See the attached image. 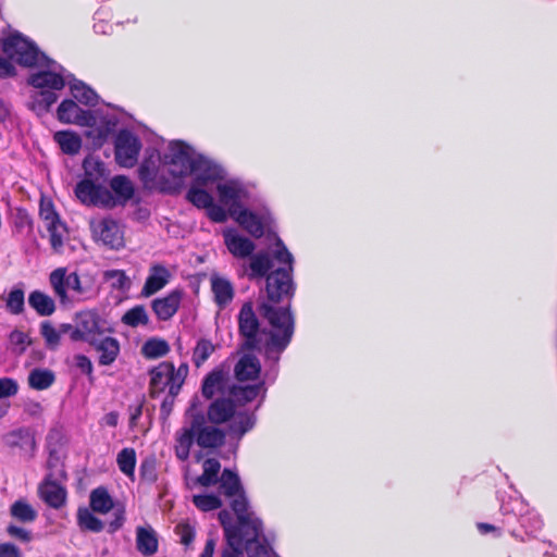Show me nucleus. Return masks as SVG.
<instances>
[{
    "mask_svg": "<svg viewBox=\"0 0 557 557\" xmlns=\"http://www.w3.org/2000/svg\"><path fill=\"white\" fill-rule=\"evenodd\" d=\"M194 441H196V435L191 423L189 426H184L176 432L174 453L177 459L186 461L189 458Z\"/></svg>",
    "mask_w": 557,
    "mask_h": 557,
    "instance_id": "obj_30",
    "label": "nucleus"
},
{
    "mask_svg": "<svg viewBox=\"0 0 557 557\" xmlns=\"http://www.w3.org/2000/svg\"><path fill=\"white\" fill-rule=\"evenodd\" d=\"M139 476L145 483L152 484L158 480V460L154 455L145 457L139 466Z\"/></svg>",
    "mask_w": 557,
    "mask_h": 557,
    "instance_id": "obj_42",
    "label": "nucleus"
},
{
    "mask_svg": "<svg viewBox=\"0 0 557 557\" xmlns=\"http://www.w3.org/2000/svg\"><path fill=\"white\" fill-rule=\"evenodd\" d=\"M121 321L123 324L131 327L146 326L149 323V315L144 306L137 305L127 310L122 315Z\"/></svg>",
    "mask_w": 557,
    "mask_h": 557,
    "instance_id": "obj_39",
    "label": "nucleus"
},
{
    "mask_svg": "<svg viewBox=\"0 0 557 557\" xmlns=\"http://www.w3.org/2000/svg\"><path fill=\"white\" fill-rule=\"evenodd\" d=\"M28 305L40 317L52 315L57 308L54 299L41 290H33L28 295Z\"/></svg>",
    "mask_w": 557,
    "mask_h": 557,
    "instance_id": "obj_32",
    "label": "nucleus"
},
{
    "mask_svg": "<svg viewBox=\"0 0 557 557\" xmlns=\"http://www.w3.org/2000/svg\"><path fill=\"white\" fill-rule=\"evenodd\" d=\"M129 411V428L134 429L137 425L139 418L143 414V401L128 407Z\"/></svg>",
    "mask_w": 557,
    "mask_h": 557,
    "instance_id": "obj_57",
    "label": "nucleus"
},
{
    "mask_svg": "<svg viewBox=\"0 0 557 557\" xmlns=\"http://www.w3.org/2000/svg\"><path fill=\"white\" fill-rule=\"evenodd\" d=\"M116 463L122 473L132 481L135 480L136 451L134 448H123L117 454Z\"/></svg>",
    "mask_w": 557,
    "mask_h": 557,
    "instance_id": "obj_38",
    "label": "nucleus"
},
{
    "mask_svg": "<svg viewBox=\"0 0 557 557\" xmlns=\"http://www.w3.org/2000/svg\"><path fill=\"white\" fill-rule=\"evenodd\" d=\"M49 283L62 305H67L74 299H82L87 294L78 274L76 272L69 273L65 268L53 270L49 275Z\"/></svg>",
    "mask_w": 557,
    "mask_h": 557,
    "instance_id": "obj_9",
    "label": "nucleus"
},
{
    "mask_svg": "<svg viewBox=\"0 0 557 557\" xmlns=\"http://www.w3.org/2000/svg\"><path fill=\"white\" fill-rule=\"evenodd\" d=\"M39 215L44 226L50 235V245L55 252H60L67 234L65 224L60 220L51 201L41 200Z\"/></svg>",
    "mask_w": 557,
    "mask_h": 557,
    "instance_id": "obj_14",
    "label": "nucleus"
},
{
    "mask_svg": "<svg viewBox=\"0 0 557 557\" xmlns=\"http://www.w3.org/2000/svg\"><path fill=\"white\" fill-rule=\"evenodd\" d=\"M176 395L169 394L162 401L161 408H160V414L163 419H166L171 412L174 405V397Z\"/></svg>",
    "mask_w": 557,
    "mask_h": 557,
    "instance_id": "obj_61",
    "label": "nucleus"
},
{
    "mask_svg": "<svg viewBox=\"0 0 557 557\" xmlns=\"http://www.w3.org/2000/svg\"><path fill=\"white\" fill-rule=\"evenodd\" d=\"M103 277L110 282L111 286L119 290H126L131 286V281L122 270H108L104 272Z\"/></svg>",
    "mask_w": 557,
    "mask_h": 557,
    "instance_id": "obj_51",
    "label": "nucleus"
},
{
    "mask_svg": "<svg viewBox=\"0 0 557 557\" xmlns=\"http://www.w3.org/2000/svg\"><path fill=\"white\" fill-rule=\"evenodd\" d=\"M10 512L16 520L27 523L37 518V511L26 500L18 499L11 506Z\"/></svg>",
    "mask_w": 557,
    "mask_h": 557,
    "instance_id": "obj_41",
    "label": "nucleus"
},
{
    "mask_svg": "<svg viewBox=\"0 0 557 557\" xmlns=\"http://www.w3.org/2000/svg\"><path fill=\"white\" fill-rule=\"evenodd\" d=\"M92 346L99 352V363L101 366L112 364L120 354V344L114 337L97 338L96 345Z\"/></svg>",
    "mask_w": 557,
    "mask_h": 557,
    "instance_id": "obj_29",
    "label": "nucleus"
},
{
    "mask_svg": "<svg viewBox=\"0 0 557 557\" xmlns=\"http://www.w3.org/2000/svg\"><path fill=\"white\" fill-rule=\"evenodd\" d=\"M261 312L271 325L269 333L259 332V321L252 304L243 305L238 314L239 333L245 338L242 347L263 350L267 360L276 363L293 337L294 318L289 307L275 308L270 304H263Z\"/></svg>",
    "mask_w": 557,
    "mask_h": 557,
    "instance_id": "obj_2",
    "label": "nucleus"
},
{
    "mask_svg": "<svg viewBox=\"0 0 557 557\" xmlns=\"http://www.w3.org/2000/svg\"><path fill=\"white\" fill-rule=\"evenodd\" d=\"M234 374L239 383L257 381L253 384L262 382L265 385V382L260 380V361L251 352L243 354L234 367Z\"/></svg>",
    "mask_w": 557,
    "mask_h": 557,
    "instance_id": "obj_21",
    "label": "nucleus"
},
{
    "mask_svg": "<svg viewBox=\"0 0 557 557\" xmlns=\"http://www.w3.org/2000/svg\"><path fill=\"white\" fill-rule=\"evenodd\" d=\"M231 218L255 238H261L265 228H269L273 222L272 213L267 206L253 209L244 207L239 211L233 210Z\"/></svg>",
    "mask_w": 557,
    "mask_h": 557,
    "instance_id": "obj_12",
    "label": "nucleus"
},
{
    "mask_svg": "<svg viewBox=\"0 0 557 557\" xmlns=\"http://www.w3.org/2000/svg\"><path fill=\"white\" fill-rule=\"evenodd\" d=\"M198 152L182 140H172L159 154L158 164L145 160L139 168V178L148 189L177 193L183 180L190 175Z\"/></svg>",
    "mask_w": 557,
    "mask_h": 557,
    "instance_id": "obj_4",
    "label": "nucleus"
},
{
    "mask_svg": "<svg viewBox=\"0 0 557 557\" xmlns=\"http://www.w3.org/2000/svg\"><path fill=\"white\" fill-rule=\"evenodd\" d=\"M5 308L12 314H21L24 311L25 295L21 285L14 286L4 298Z\"/></svg>",
    "mask_w": 557,
    "mask_h": 557,
    "instance_id": "obj_40",
    "label": "nucleus"
},
{
    "mask_svg": "<svg viewBox=\"0 0 557 557\" xmlns=\"http://www.w3.org/2000/svg\"><path fill=\"white\" fill-rule=\"evenodd\" d=\"M173 364L162 362L150 372V394L157 397L166 388L171 394V386L173 385Z\"/></svg>",
    "mask_w": 557,
    "mask_h": 557,
    "instance_id": "obj_23",
    "label": "nucleus"
},
{
    "mask_svg": "<svg viewBox=\"0 0 557 557\" xmlns=\"http://www.w3.org/2000/svg\"><path fill=\"white\" fill-rule=\"evenodd\" d=\"M32 69L27 83L38 90L34 96V109L48 111L59 99L58 91L71 83L72 74L47 55Z\"/></svg>",
    "mask_w": 557,
    "mask_h": 557,
    "instance_id": "obj_6",
    "label": "nucleus"
},
{
    "mask_svg": "<svg viewBox=\"0 0 557 557\" xmlns=\"http://www.w3.org/2000/svg\"><path fill=\"white\" fill-rule=\"evenodd\" d=\"M21 550L14 544L1 543L0 557H21Z\"/></svg>",
    "mask_w": 557,
    "mask_h": 557,
    "instance_id": "obj_59",
    "label": "nucleus"
},
{
    "mask_svg": "<svg viewBox=\"0 0 557 557\" xmlns=\"http://www.w3.org/2000/svg\"><path fill=\"white\" fill-rule=\"evenodd\" d=\"M11 117V108L9 103L0 99V122L5 123Z\"/></svg>",
    "mask_w": 557,
    "mask_h": 557,
    "instance_id": "obj_64",
    "label": "nucleus"
},
{
    "mask_svg": "<svg viewBox=\"0 0 557 557\" xmlns=\"http://www.w3.org/2000/svg\"><path fill=\"white\" fill-rule=\"evenodd\" d=\"M139 137L128 129H121L114 139V158L116 163L126 169L134 168L141 150Z\"/></svg>",
    "mask_w": 557,
    "mask_h": 557,
    "instance_id": "obj_13",
    "label": "nucleus"
},
{
    "mask_svg": "<svg viewBox=\"0 0 557 557\" xmlns=\"http://www.w3.org/2000/svg\"><path fill=\"white\" fill-rule=\"evenodd\" d=\"M30 344L32 339L28 334L21 330L15 329L9 334V349L13 354H24Z\"/></svg>",
    "mask_w": 557,
    "mask_h": 557,
    "instance_id": "obj_45",
    "label": "nucleus"
},
{
    "mask_svg": "<svg viewBox=\"0 0 557 557\" xmlns=\"http://www.w3.org/2000/svg\"><path fill=\"white\" fill-rule=\"evenodd\" d=\"M78 523L81 528L92 531L100 532L103 529V523L100 519H98L92 512L88 509H79L78 510Z\"/></svg>",
    "mask_w": 557,
    "mask_h": 557,
    "instance_id": "obj_49",
    "label": "nucleus"
},
{
    "mask_svg": "<svg viewBox=\"0 0 557 557\" xmlns=\"http://www.w3.org/2000/svg\"><path fill=\"white\" fill-rule=\"evenodd\" d=\"M200 186L201 185H197L194 183V185L187 191V199L195 207L207 210L210 207V205H212L213 197L210 193L200 188Z\"/></svg>",
    "mask_w": 557,
    "mask_h": 557,
    "instance_id": "obj_43",
    "label": "nucleus"
},
{
    "mask_svg": "<svg viewBox=\"0 0 557 557\" xmlns=\"http://www.w3.org/2000/svg\"><path fill=\"white\" fill-rule=\"evenodd\" d=\"M188 367L186 364L181 366L176 371L173 368V385L171 386V394L177 395L180 389L184 383L185 376L187 374Z\"/></svg>",
    "mask_w": 557,
    "mask_h": 557,
    "instance_id": "obj_55",
    "label": "nucleus"
},
{
    "mask_svg": "<svg viewBox=\"0 0 557 557\" xmlns=\"http://www.w3.org/2000/svg\"><path fill=\"white\" fill-rule=\"evenodd\" d=\"M92 236L103 245L119 249L124 245L123 232L116 221L111 218L94 220L90 223Z\"/></svg>",
    "mask_w": 557,
    "mask_h": 557,
    "instance_id": "obj_17",
    "label": "nucleus"
},
{
    "mask_svg": "<svg viewBox=\"0 0 557 557\" xmlns=\"http://www.w3.org/2000/svg\"><path fill=\"white\" fill-rule=\"evenodd\" d=\"M7 446L18 448L25 456H33L36 442L33 432L28 428H20L7 433L3 436Z\"/></svg>",
    "mask_w": 557,
    "mask_h": 557,
    "instance_id": "obj_24",
    "label": "nucleus"
},
{
    "mask_svg": "<svg viewBox=\"0 0 557 557\" xmlns=\"http://www.w3.org/2000/svg\"><path fill=\"white\" fill-rule=\"evenodd\" d=\"M70 330H72V325L66 323L61 324L60 329H57L50 321H44L40 324V334L49 349H55L60 344L61 335L69 333Z\"/></svg>",
    "mask_w": 557,
    "mask_h": 557,
    "instance_id": "obj_34",
    "label": "nucleus"
},
{
    "mask_svg": "<svg viewBox=\"0 0 557 557\" xmlns=\"http://www.w3.org/2000/svg\"><path fill=\"white\" fill-rule=\"evenodd\" d=\"M170 350L169 344L164 339H148L143 348V354L148 358H160L165 356Z\"/></svg>",
    "mask_w": 557,
    "mask_h": 557,
    "instance_id": "obj_48",
    "label": "nucleus"
},
{
    "mask_svg": "<svg viewBox=\"0 0 557 557\" xmlns=\"http://www.w3.org/2000/svg\"><path fill=\"white\" fill-rule=\"evenodd\" d=\"M15 75L14 65L7 59L0 57V77H11Z\"/></svg>",
    "mask_w": 557,
    "mask_h": 557,
    "instance_id": "obj_60",
    "label": "nucleus"
},
{
    "mask_svg": "<svg viewBox=\"0 0 557 557\" xmlns=\"http://www.w3.org/2000/svg\"><path fill=\"white\" fill-rule=\"evenodd\" d=\"M176 534L180 536L181 543L188 546L195 540V529L188 523H178L176 525Z\"/></svg>",
    "mask_w": 557,
    "mask_h": 557,
    "instance_id": "obj_53",
    "label": "nucleus"
},
{
    "mask_svg": "<svg viewBox=\"0 0 557 557\" xmlns=\"http://www.w3.org/2000/svg\"><path fill=\"white\" fill-rule=\"evenodd\" d=\"M53 140L61 151L69 156L77 154L82 149V138L74 131H58L53 134Z\"/></svg>",
    "mask_w": 557,
    "mask_h": 557,
    "instance_id": "obj_31",
    "label": "nucleus"
},
{
    "mask_svg": "<svg viewBox=\"0 0 557 557\" xmlns=\"http://www.w3.org/2000/svg\"><path fill=\"white\" fill-rule=\"evenodd\" d=\"M39 495L47 505L53 508H59L64 504L66 493L60 484L46 479L39 485Z\"/></svg>",
    "mask_w": 557,
    "mask_h": 557,
    "instance_id": "obj_27",
    "label": "nucleus"
},
{
    "mask_svg": "<svg viewBox=\"0 0 557 557\" xmlns=\"http://www.w3.org/2000/svg\"><path fill=\"white\" fill-rule=\"evenodd\" d=\"M96 123L92 125H83L89 129L86 137L92 139L97 146H102L108 138L115 132L120 124V114L115 112H94Z\"/></svg>",
    "mask_w": 557,
    "mask_h": 557,
    "instance_id": "obj_15",
    "label": "nucleus"
},
{
    "mask_svg": "<svg viewBox=\"0 0 557 557\" xmlns=\"http://www.w3.org/2000/svg\"><path fill=\"white\" fill-rule=\"evenodd\" d=\"M75 364L83 373L88 375L92 373V363L88 357L84 355L76 356Z\"/></svg>",
    "mask_w": 557,
    "mask_h": 557,
    "instance_id": "obj_58",
    "label": "nucleus"
},
{
    "mask_svg": "<svg viewBox=\"0 0 557 557\" xmlns=\"http://www.w3.org/2000/svg\"><path fill=\"white\" fill-rule=\"evenodd\" d=\"M227 373L223 370H214L209 373L202 383V395L206 398H212L219 393H223L227 384Z\"/></svg>",
    "mask_w": 557,
    "mask_h": 557,
    "instance_id": "obj_33",
    "label": "nucleus"
},
{
    "mask_svg": "<svg viewBox=\"0 0 557 557\" xmlns=\"http://www.w3.org/2000/svg\"><path fill=\"white\" fill-rule=\"evenodd\" d=\"M171 273L163 264L156 263L150 267L149 275L141 289V296L149 297L161 290L170 281Z\"/></svg>",
    "mask_w": 557,
    "mask_h": 557,
    "instance_id": "obj_25",
    "label": "nucleus"
},
{
    "mask_svg": "<svg viewBox=\"0 0 557 557\" xmlns=\"http://www.w3.org/2000/svg\"><path fill=\"white\" fill-rule=\"evenodd\" d=\"M214 300L220 309L226 307L234 298V286L225 277L212 275L210 278Z\"/></svg>",
    "mask_w": 557,
    "mask_h": 557,
    "instance_id": "obj_26",
    "label": "nucleus"
},
{
    "mask_svg": "<svg viewBox=\"0 0 557 557\" xmlns=\"http://www.w3.org/2000/svg\"><path fill=\"white\" fill-rule=\"evenodd\" d=\"M111 17V9L109 7L102 5L100 7L95 15V24L94 29L97 34L108 35L112 32V25L109 23V18Z\"/></svg>",
    "mask_w": 557,
    "mask_h": 557,
    "instance_id": "obj_47",
    "label": "nucleus"
},
{
    "mask_svg": "<svg viewBox=\"0 0 557 557\" xmlns=\"http://www.w3.org/2000/svg\"><path fill=\"white\" fill-rule=\"evenodd\" d=\"M136 547L144 556H152L158 552V537L151 527H137Z\"/></svg>",
    "mask_w": 557,
    "mask_h": 557,
    "instance_id": "obj_28",
    "label": "nucleus"
},
{
    "mask_svg": "<svg viewBox=\"0 0 557 557\" xmlns=\"http://www.w3.org/2000/svg\"><path fill=\"white\" fill-rule=\"evenodd\" d=\"M182 298L183 293L181 290H172L163 297L153 299L151 301V309L158 320L168 321L177 312Z\"/></svg>",
    "mask_w": 557,
    "mask_h": 557,
    "instance_id": "obj_22",
    "label": "nucleus"
},
{
    "mask_svg": "<svg viewBox=\"0 0 557 557\" xmlns=\"http://www.w3.org/2000/svg\"><path fill=\"white\" fill-rule=\"evenodd\" d=\"M2 49L11 60L30 69L45 57L34 42L21 34H14L4 39Z\"/></svg>",
    "mask_w": 557,
    "mask_h": 557,
    "instance_id": "obj_10",
    "label": "nucleus"
},
{
    "mask_svg": "<svg viewBox=\"0 0 557 557\" xmlns=\"http://www.w3.org/2000/svg\"><path fill=\"white\" fill-rule=\"evenodd\" d=\"M110 187L112 191L90 180H83L76 185L75 194L83 203L103 208L125 205L135 194L133 182L125 175L112 177Z\"/></svg>",
    "mask_w": 557,
    "mask_h": 557,
    "instance_id": "obj_7",
    "label": "nucleus"
},
{
    "mask_svg": "<svg viewBox=\"0 0 557 557\" xmlns=\"http://www.w3.org/2000/svg\"><path fill=\"white\" fill-rule=\"evenodd\" d=\"M75 323L81 326L86 342L90 345H96V339L106 331L104 322L97 312L91 310L77 313Z\"/></svg>",
    "mask_w": 557,
    "mask_h": 557,
    "instance_id": "obj_20",
    "label": "nucleus"
},
{
    "mask_svg": "<svg viewBox=\"0 0 557 557\" xmlns=\"http://www.w3.org/2000/svg\"><path fill=\"white\" fill-rule=\"evenodd\" d=\"M194 183L197 185L207 186L210 184H219L226 176V171L213 160L198 153L194 166L193 172Z\"/></svg>",
    "mask_w": 557,
    "mask_h": 557,
    "instance_id": "obj_16",
    "label": "nucleus"
},
{
    "mask_svg": "<svg viewBox=\"0 0 557 557\" xmlns=\"http://www.w3.org/2000/svg\"><path fill=\"white\" fill-rule=\"evenodd\" d=\"M231 507L236 515V523L227 510L219 512L226 546L221 557H262L268 554L269 545L263 540L261 520L250 509L248 499L240 497L232 500Z\"/></svg>",
    "mask_w": 557,
    "mask_h": 557,
    "instance_id": "obj_3",
    "label": "nucleus"
},
{
    "mask_svg": "<svg viewBox=\"0 0 557 557\" xmlns=\"http://www.w3.org/2000/svg\"><path fill=\"white\" fill-rule=\"evenodd\" d=\"M267 387L262 382L248 385H233L230 388V398H216L207 410L208 420L213 424L228 423V434L242 438L250 431L256 418L253 413L245 409H237L235 401L245 405L260 397L264 399Z\"/></svg>",
    "mask_w": 557,
    "mask_h": 557,
    "instance_id": "obj_5",
    "label": "nucleus"
},
{
    "mask_svg": "<svg viewBox=\"0 0 557 557\" xmlns=\"http://www.w3.org/2000/svg\"><path fill=\"white\" fill-rule=\"evenodd\" d=\"M216 542L213 537L207 540L203 550L199 555V557H213L215 550Z\"/></svg>",
    "mask_w": 557,
    "mask_h": 557,
    "instance_id": "obj_62",
    "label": "nucleus"
},
{
    "mask_svg": "<svg viewBox=\"0 0 557 557\" xmlns=\"http://www.w3.org/2000/svg\"><path fill=\"white\" fill-rule=\"evenodd\" d=\"M193 504L201 511H211L222 506V499L218 494H195L193 495Z\"/></svg>",
    "mask_w": 557,
    "mask_h": 557,
    "instance_id": "obj_44",
    "label": "nucleus"
},
{
    "mask_svg": "<svg viewBox=\"0 0 557 557\" xmlns=\"http://www.w3.org/2000/svg\"><path fill=\"white\" fill-rule=\"evenodd\" d=\"M71 88L73 98L82 104L94 107L98 103L97 94L81 81L75 79L73 76L71 83H67Z\"/></svg>",
    "mask_w": 557,
    "mask_h": 557,
    "instance_id": "obj_35",
    "label": "nucleus"
},
{
    "mask_svg": "<svg viewBox=\"0 0 557 557\" xmlns=\"http://www.w3.org/2000/svg\"><path fill=\"white\" fill-rule=\"evenodd\" d=\"M54 381L55 375L49 369L35 368L28 374V385L36 391L49 388Z\"/></svg>",
    "mask_w": 557,
    "mask_h": 557,
    "instance_id": "obj_36",
    "label": "nucleus"
},
{
    "mask_svg": "<svg viewBox=\"0 0 557 557\" xmlns=\"http://www.w3.org/2000/svg\"><path fill=\"white\" fill-rule=\"evenodd\" d=\"M18 392V384L11 377L0 379V398L12 397Z\"/></svg>",
    "mask_w": 557,
    "mask_h": 557,
    "instance_id": "obj_54",
    "label": "nucleus"
},
{
    "mask_svg": "<svg viewBox=\"0 0 557 557\" xmlns=\"http://www.w3.org/2000/svg\"><path fill=\"white\" fill-rule=\"evenodd\" d=\"M216 193L221 205L228 208V213L232 216V211H239L245 207V203L251 200V193L249 186L235 177H225L216 185Z\"/></svg>",
    "mask_w": 557,
    "mask_h": 557,
    "instance_id": "obj_11",
    "label": "nucleus"
},
{
    "mask_svg": "<svg viewBox=\"0 0 557 557\" xmlns=\"http://www.w3.org/2000/svg\"><path fill=\"white\" fill-rule=\"evenodd\" d=\"M208 218L214 223H224L227 221L228 216V208H224L223 205H215L214 201L207 209Z\"/></svg>",
    "mask_w": 557,
    "mask_h": 557,
    "instance_id": "obj_52",
    "label": "nucleus"
},
{
    "mask_svg": "<svg viewBox=\"0 0 557 557\" xmlns=\"http://www.w3.org/2000/svg\"><path fill=\"white\" fill-rule=\"evenodd\" d=\"M102 423L108 426L115 428L119 423V413L115 411L108 412L103 416Z\"/></svg>",
    "mask_w": 557,
    "mask_h": 557,
    "instance_id": "obj_63",
    "label": "nucleus"
},
{
    "mask_svg": "<svg viewBox=\"0 0 557 557\" xmlns=\"http://www.w3.org/2000/svg\"><path fill=\"white\" fill-rule=\"evenodd\" d=\"M500 510L504 515H515L520 518L521 525L527 527V519L523 517L528 511L525 504L519 498H512L508 503H503Z\"/></svg>",
    "mask_w": 557,
    "mask_h": 557,
    "instance_id": "obj_50",
    "label": "nucleus"
},
{
    "mask_svg": "<svg viewBox=\"0 0 557 557\" xmlns=\"http://www.w3.org/2000/svg\"><path fill=\"white\" fill-rule=\"evenodd\" d=\"M90 507L99 513H108L113 508V499L107 488L100 486L90 493Z\"/></svg>",
    "mask_w": 557,
    "mask_h": 557,
    "instance_id": "obj_37",
    "label": "nucleus"
},
{
    "mask_svg": "<svg viewBox=\"0 0 557 557\" xmlns=\"http://www.w3.org/2000/svg\"><path fill=\"white\" fill-rule=\"evenodd\" d=\"M215 347L211 343V341L201 338L197 342V345L194 348L191 360L194 364L199 368L201 367L208 358L213 354Z\"/></svg>",
    "mask_w": 557,
    "mask_h": 557,
    "instance_id": "obj_46",
    "label": "nucleus"
},
{
    "mask_svg": "<svg viewBox=\"0 0 557 557\" xmlns=\"http://www.w3.org/2000/svg\"><path fill=\"white\" fill-rule=\"evenodd\" d=\"M191 424L198 446L202 448H216L224 443L225 433L218 426L208 424L202 414H194Z\"/></svg>",
    "mask_w": 557,
    "mask_h": 557,
    "instance_id": "obj_18",
    "label": "nucleus"
},
{
    "mask_svg": "<svg viewBox=\"0 0 557 557\" xmlns=\"http://www.w3.org/2000/svg\"><path fill=\"white\" fill-rule=\"evenodd\" d=\"M57 117L61 123L78 126L96 123L95 114L90 110L82 109L74 100L64 99L58 107Z\"/></svg>",
    "mask_w": 557,
    "mask_h": 557,
    "instance_id": "obj_19",
    "label": "nucleus"
},
{
    "mask_svg": "<svg viewBox=\"0 0 557 557\" xmlns=\"http://www.w3.org/2000/svg\"><path fill=\"white\" fill-rule=\"evenodd\" d=\"M222 236L228 252L234 258L249 259V263L243 268V274L250 280H260L267 276L265 290L271 302L276 304L284 298L290 299L294 296L295 284L292 276L294 258L280 238L276 240L273 258L281 267L269 273L273 268V259L268 251L253 253L256 244L235 227L224 228Z\"/></svg>",
    "mask_w": 557,
    "mask_h": 557,
    "instance_id": "obj_1",
    "label": "nucleus"
},
{
    "mask_svg": "<svg viewBox=\"0 0 557 557\" xmlns=\"http://www.w3.org/2000/svg\"><path fill=\"white\" fill-rule=\"evenodd\" d=\"M219 483V488L223 495L228 498L247 499L244 487L238 474L230 469H224L221 473V463L215 458H208L202 463V473L197 476L193 485L209 487Z\"/></svg>",
    "mask_w": 557,
    "mask_h": 557,
    "instance_id": "obj_8",
    "label": "nucleus"
},
{
    "mask_svg": "<svg viewBox=\"0 0 557 557\" xmlns=\"http://www.w3.org/2000/svg\"><path fill=\"white\" fill-rule=\"evenodd\" d=\"M7 532L10 536L21 540L22 542L30 541V532L24 528L11 524L8 527Z\"/></svg>",
    "mask_w": 557,
    "mask_h": 557,
    "instance_id": "obj_56",
    "label": "nucleus"
}]
</instances>
